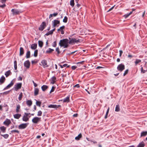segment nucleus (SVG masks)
<instances>
[{"label":"nucleus","mask_w":147,"mask_h":147,"mask_svg":"<svg viewBox=\"0 0 147 147\" xmlns=\"http://www.w3.org/2000/svg\"><path fill=\"white\" fill-rule=\"evenodd\" d=\"M39 90L37 88H35L34 90V95L36 96L38 94Z\"/></svg>","instance_id":"28"},{"label":"nucleus","mask_w":147,"mask_h":147,"mask_svg":"<svg viewBox=\"0 0 147 147\" xmlns=\"http://www.w3.org/2000/svg\"><path fill=\"white\" fill-rule=\"evenodd\" d=\"M38 50L37 49L36 50L34 53V56L36 57L37 56Z\"/></svg>","instance_id":"40"},{"label":"nucleus","mask_w":147,"mask_h":147,"mask_svg":"<svg viewBox=\"0 0 147 147\" xmlns=\"http://www.w3.org/2000/svg\"><path fill=\"white\" fill-rule=\"evenodd\" d=\"M11 11L13 15L19 14L20 13L22 12L20 11L15 9H12Z\"/></svg>","instance_id":"8"},{"label":"nucleus","mask_w":147,"mask_h":147,"mask_svg":"<svg viewBox=\"0 0 147 147\" xmlns=\"http://www.w3.org/2000/svg\"><path fill=\"white\" fill-rule=\"evenodd\" d=\"M77 68V66H73L71 67V69L73 70H75Z\"/></svg>","instance_id":"54"},{"label":"nucleus","mask_w":147,"mask_h":147,"mask_svg":"<svg viewBox=\"0 0 147 147\" xmlns=\"http://www.w3.org/2000/svg\"><path fill=\"white\" fill-rule=\"evenodd\" d=\"M70 4L72 7H73L74 5V0H71L70 2Z\"/></svg>","instance_id":"36"},{"label":"nucleus","mask_w":147,"mask_h":147,"mask_svg":"<svg viewBox=\"0 0 147 147\" xmlns=\"http://www.w3.org/2000/svg\"><path fill=\"white\" fill-rule=\"evenodd\" d=\"M6 1V0H1V2L2 3H4L5 1Z\"/></svg>","instance_id":"62"},{"label":"nucleus","mask_w":147,"mask_h":147,"mask_svg":"<svg viewBox=\"0 0 147 147\" xmlns=\"http://www.w3.org/2000/svg\"><path fill=\"white\" fill-rule=\"evenodd\" d=\"M129 16L130 15H129V14L128 13H127V14H125L124 16V17H125V18H126Z\"/></svg>","instance_id":"56"},{"label":"nucleus","mask_w":147,"mask_h":147,"mask_svg":"<svg viewBox=\"0 0 147 147\" xmlns=\"http://www.w3.org/2000/svg\"><path fill=\"white\" fill-rule=\"evenodd\" d=\"M109 112V108H108L107 111L106 115L105 116V118L106 119L107 117L108 114Z\"/></svg>","instance_id":"51"},{"label":"nucleus","mask_w":147,"mask_h":147,"mask_svg":"<svg viewBox=\"0 0 147 147\" xmlns=\"http://www.w3.org/2000/svg\"><path fill=\"white\" fill-rule=\"evenodd\" d=\"M141 61V60L140 59H136L135 61V65L136 66L139 63H140Z\"/></svg>","instance_id":"29"},{"label":"nucleus","mask_w":147,"mask_h":147,"mask_svg":"<svg viewBox=\"0 0 147 147\" xmlns=\"http://www.w3.org/2000/svg\"><path fill=\"white\" fill-rule=\"evenodd\" d=\"M120 106L119 105H117L116 106L115 111L116 112H118L120 111Z\"/></svg>","instance_id":"32"},{"label":"nucleus","mask_w":147,"mask_h":147,"mask_svg":"<svg viewBox=\"0 0 147 147\" xmlns=\"http://www.w3.org/2000/svg\"><path fill=\"white\" fill-rule=\"evenodd\" d=\"M20 105L18 104L17 105L16 108V112L18 113L20 111Z\"/></svg>","instance_id":"20"},{"label":"nucleus","mask_w":147,"mask_h":147,"mask_svg":"<svg viewBox=\"0 0 147 147\" xmlns=\"http://www.w3.org/2000/svg\"><path fill=\"white\" fill-rule=\"evenodd\" d=\"M82 135L81 134H80L77 136H76L75 138V139L76 140H79L80 139L82 138Z\"/></svg>","instance_id":"30"},{"label":"nucleus","mask_w":147,"mask_h":147,"mask_svg":"<svg viewBox=\"0 0 147 147\" xmlns=\"http://www.w3.org/2000/svg\"><path fill=\"white\" fill-rule=\"evenodd\" d=\"M1 136L3 137L5 139L7 138L9 136V135L7 134H1Z\"/></svg>","instance_id":"37"},{"label":"nucleus","mask_w":147,"mask_h":147,"mask_svg":"<svg viewBox=\"0 0 147 147\" xmlns=\"http://www.w3.org/2000/svg\"><path fill=\"white\" fill-rule=\"evenodd\" d=\"M63 67H69V65H67V64H65L63 65Z\"/></svg>","instance_id":"55"},{"label":"nucleus","mask_w":147,"mask_h":147,"mask_svg":"<svg viewBox=\"0 0 147 147\" xmlns=\"http://www.w3.org/2000/svg\"><path fill=\"white\" fill-rule=\"evenodd\" d=\"M145 146L144 143L143 141L140 143L137 146V147H144Z\"/></svg>","instance_id":"26"},{"label":"nucleus","mask_w":147,"mask_h":147,"mask_svg":"<svg viewBox=\"0 0 147 147\" xmlns=\"http://www.w3.org/2000/svg\"><path fill=\"white\" fill-rule=\"evenodd\" d=\"M69 96H68L64 98L63 100V102H69Z\"/></svg>","instance_id":"23"},{"label":"nucleus","mask_w":147,"mask_h":147,"mask_svg":"<svg viewBox=\"0 0 147 147\" xmlns=\"http://www.w3.org/2000/svg\"><path fill=\"white\" fill-rule=\"evenodd\" d=\"M14 67L15 69L16 70L17 69V61H15L14 62Z\"/></svg>","instance_id":"41"},{"label":"nucleus","mask_w":147,"mask_h":147,"mask_svg":"<svg viewBox=\"0 0 147 147\" xmlns=\"http://www.w3.org/2000/svg\"><path fill=\"white\" fill-rule=\"evenodd\" d=\"M53 34L51 30L49 31L48 32L46 33L45 35L46 36H48L49 35L52 34Z\"/></svg>","instance_id":"45"},{"label":"nucleus","mask_w":147,"mask_h":147,"mask_svg":"<svg viewBox=\"0 0 147 147\" xmlns=\"http://www.w3.org/2000/svg\"><path fill=\"white\" fill-rule=\"evenodd\" d=\"M23 95L22 93V92H20L19 95V96L18 97V99L20 101L22 100V97Z\"/></svg>","instance_id":"38"},{"label":"nucleus","mask_w":147,"mask_h":147,"mask_svg":"<svg viewBox=\"0 0 147 147\" xmlns=\"http://www.w3.org/2000/svg\"><path fill=\"white\" fill-rule=\"evenodd\" d=\"M42 115V112L41 111H39L37 114V116H41Z\"/></svg>","instance_id":"47"},{"label":"nucleus","mask_w":147,"mask_h":147,"mask_svg":"<svg viewBox=\"0 0 147 147\" xmlns=\"http://www.w3.org/2000/svg\"><path fill=\"white\" fill-rule=\"evenodd\" d=\"M123 52L122 50L119 51V56L121 57Z\"/></svg>","instance_id":"60"},{"label":"nucleus","mask_w":147,"mask_h":147,"mask_svg":"<svg viewBox=\"0 0 147 147\" xmlns=\"http://www.w3.org/2000/svg\"><path fill=\"white\" fill-rule=\"evenodd\" d=\"M52 14H53V16L54 17H55L56 16L58 15V13H55Z\"/></svg>","instance_id":"63"},{"label":"nucleus","mask_w":147,"mask_h":147,"mask_svg":"<svg viewBox=\"0 0 147 147\" xmlns=\"http://www.w3.org/2000/svg\"><path fill=\"white\" fill-rule=\"evenodd\" d=\"M68 18L67 16H65L64 17V19L63 20V22L64 23H66L67 21Z\"/></svg>","instance_id":"42"},{"label":"nucleus","mask_w":147,"mask_h":147,"mask_svg":"<svg viewBox=\"0 0 147 147\" xmlns=\"http://www.w3.org/2000/svg\"><path fill=\"white\" fill-rule=\"evenodd\" d=\"M10 91V90H9L7 91L4 92L3 93V94L7 95L9 93Z\"/></svg>","instance_id":"53"},{"label":"nucleus","mask_w":147,"mask_h":147,"mask_svg":"<svg viewBox=\"0 0 147 147\" xmlns=\"http://www.w3.org/2000/svg\"><path fill=\"white\" fill-rule=\"evenodd\" d=\"M37 47V44H32L31 45V48L32 49L35 50V49Z\"/></svg>","instance_id":"22"},{"label":"nucleus","mask_w":147,"mask_h":147,"mask_svg":"<svg viewBox=\"0 0 147 147\" xmlns=\"http://www.w3.org/2000/svg\"><path fill=\"white\" fill-rule=\"evenodd\" d=\"M21 115L19 114H16L13 115V117L14 118L18 119L21 116Z\"/></svg>","instance_id":"18"},{"label":"nucleus","mask_w":147,"mask_h":147,"mask_svg":"<svg viewBox=\"0 0 147 147\" xmlns=\"http://www.w3.org/2000/svg\"><path fill=\"white\" fill-rule=\"evenodd\" d=\"M55 87L53 86L52 87V88L50 92V93H51V92H53L54 91V90L55 89Z\"/></svg>","instance_id":"49"},{"label":"nucleus","mask_w":147,"mask_h":147,"mask_svg":"<svg viewBox=\"0 0 147 147\" xmlns=\"http://www.w3.org/2000/svg\"><path fill=\"white\" fill-rule=\"evenodd\" d=\"M147 135V131H142L141 133L140 137L146 136Z\"/></svg>","instance_id":"24"},{"label":"nucleus","mask_w":147,"mask_h":147,"mask_svg":"<svg viewBox=\"0 0 147 147\" xmlns=\"http://www.w3.org/2000/svg\"><path fill=\"white\" fill-rule=\"evenodd\" d=\"M48 88V86L46 85H43L41 87V88L42 90L43 91H45Z\"/></svg>","instance_id":"25"},{"label":"nucleus","mask_w":147,"mask_h":147,"mask_svg":"<svg viewBox=\"0 0 147 147\" xmlns=\"http://www.w3.org/2000/svg\"><path fill=\"white\" fill-rule=\"evenodd\" d=\"M24 53V49L22 47H21L20 49L19 55L21 56Z\"/></svg>","instance_id":"16"},{"label":"nucleus","mask_w":147,"mask_h":147,"mask_svg":"<svg viewBox=\"0 0 147 147\" xmlns=\"http://www.w3.org/2000/svg\"><path fill=\"white\" fill-rule=\"evenodd\" d=\"M29 120V118L28 117H25V116H23L22 118V120L23 121L25 122Z\"/></svg>","instance_id":"31"},{"label":"nucleus","mask_w":147,"mask_h":147,"mask_svg":"<svg viewBox=\"0 0 147 147\" xmlns=\"http://www.w3.org/2000/svg\"><path fill=\"white\" fill-rule=\"evenodd\" d=\"M18 80H22V78L21 76H19L18 79Z\"/></svg>","instance_id":"64"},{"label":"nucleus","mask_w":147,"mask_h":147,"mask_svg":"<svg viewBox=\"0 0 147 147\" xmlns=\"http://www.w3.org/2000/svg\"><path fill=\"white\" fill-rule=\"evenodd\" d=\"M11 132L12 133H14V132H16L18 134L19 133V131L18 130H13L11 131Z\"/></svg>","instance_id":"48"},{"label":"nucleus","mask_w":147,"mask_h":147,"mask_svg":"<svg viewBox=\"0 0 147 147\" xmlns=\"http://www.w3.org/2000/svg\"><path fill=\"white\" fill-rule=\"evenodd\" d=\"M11 73L10 70H9L7 71L5 73V75L6 77H8L9 75L11 74Z\"/></svg>","instance_id":"21"},{"label":"nucleus","mask_w":147,"mask_h":147,"mask_svg":"<svg viewBox=\"0 0 147 147\" xmlns=\"http://www.w3.org/2000/svg\"><path fill=\"white\" fill-rule=\"evenodd\" d=\"M41 62L44 67H47L48 66L47 65V62L46 60H43Z\"/></svg>","instance_id":"14"},{"label":"nucleus","mask_w":147,"mask_h":147,"mask_svg":"<svg viewBox=\"0 0 147 147\" xmlns=\"http://www.w3.org/2000/svg\"><path fill=\"white\" fill-rule=\"evenodd\" d=\"M60 106V105L57 106L55 105H51L48 106V107L49 108H57Z\"/></svg>","instance_id":"17"},{"label":"nucleus","mask_w":147,"mask_h":147,"mask_svg":"<svg viewBox=\"0 0 147 147\" xmlns=\"http://www.w3.org/2000/svg\"><path fill=\"white\" fill-rule=\"evenodd\" d=\"M30 63L28 60L25 61L24 63V65L27 68H29L30 67Z\"/></svg>","instance_id":"11"},{"label":"nucleus","mask_w":147,"mask_h":147,"mask_svg":"<svg viewBox=\"0 0 147 147\" xmlns=\"http://www.w3.org/2000/svg\"><path fill=\"white\" fill-rule=\"evenodd\" d=\"M30 113H25L24 115V116H25V117H27L28 116L29 114H30Z\"/></svg>","instance_id":"57"},{"label":"nucleus","mask_w":147,"mask_h":147,"mask_svg":"<svg viewBox=\"0 0 147 147\" xmlns=\"http://www.w3.org/2000/svg\"><path fill=\"white\" fill-rule=\"evenodd\" d=\"M41 118L38 117H34L32 120V122L34 123L37 124L40 121Z\"/></svg>","instance_id":"5"},{"label":"nucleus","mask_w":147,"mask_h":147,"mask_svg":"<svg viewBox=\"0 0 147 147\" xmlns=\"http://www.w3.org/2000/svg\"><path fill=\"white\" fill-rule=\"evenodd\" d=\"M41 104V102L38 101L36 100V105L37 106H38L39 107H40Z\"/></svg>","instance_id":"39"},{"label":"nucleus","mask_w":147,"mask_h":147,"mask_svg":"<svg viewBox=\"0 0 147 147\" xmlns=\"http://www.w3.org/2000/svg\"><path fill=\"white\" fill-rule=\"evenodd\" d=\"M28 124V123H27L21 124L19 125L18 128L19 129H25L27 127Z\"/></svg>","instance_id":"10"},{"label":"nucleus","mask_w":147,"mask_h":147,"mask_svg":"<svg viewBox=\"0 0 147 147\" xmlns=\"http://www.w3.org/2000/svg\"><path fill=\"white\" fill-rule=\"evenodd\" d=\"M46 26V23L45 22H43L38 28L39 30L42 31Z\"/></svg>","instance_id":"7"},{"label":"nucleus","mask_w":147,"mask_h":147,"mask_svg":"<svg viewBox=\"0 0 147 147\" xmlns=\"http://www.w3.org/2000/svg\"><path fill=\"white\" fill-rule=\"evenodd\" d=\"M22 86L21 83H17L15 84L14 86V89L15 90L17 91L18 89H20Z\"/></svg>","instance_id":"3"},{"label":"nucleus","mask_w":147,"mask_h":147,"mask_svg":"<svg viewBox=\"0 0 147 147\" xmlns=\"http://www.w3.org/2000/svg\"><path fill=\"white\" fill-rule=\"evenodd\" d=\"M69 41L68 40L67 38L61 40L59 43V45L61 47H63L65 48H67L69 46Z\"/></svg>","instance_id":"1"},{"label":"nucleus","mask_w":147,"mask_h":147,"mask_svg":"<svg viewBox=\"0 0 147 147\" xmlns=\"http://www.w3.org/2000/svg\"><path fill=\"white\" fill-rule=\"evenodd\" d=\"M52 23L53 27H55L57 24H59L60 23V21L57 20H54L53 21H52Z\"/></svg>","instance_id":"13"},{"label":"nucleus","mask_w":147,"mask_h":147,"mask_svg":"<svg viewBox=\"0 0 147 147\" xmlns=\"http://www.w3.org/2000/svg\"><path fill=\"white\" fill-rule=\"evenodd\" d=\"M128 69H126L124 72L123 74V76H125L128 73Z\"/></svg>","instance_id":"52"},{"label":"nucleus","mask_w":147,"mask_h":147,"mask_svg":"<svg viewBox=\"0 0 147 147\" xmlns=\"http://www.w3.org/2000/svg\"><path fill=\"white\" fill-rule=\"evenodd\" d=\"M54 51V50L53 49L49 48L46 51V52L47 53H51Z\"/></svg>","instance_id":"33"},{"label":"nucleus","mask_w":147,"mask_h":147,"mask_svg":"<svg viewBox=\"0 0 147 147\" xmlns=\"http://www.w3.org/2000/svg\"><path fill=\"white\" fill-rule=\"evenodd\" d=\"M5 77L3 76L0 78V85H1L5 82Z\"/></svg>","instance_id":"15"},{"label":"nucleus","mask_w":147,"mask_h":147,"mask_svg":"<svg viewBox=\"0 0 147 147\" xmlns=\"http://www.w3.org/2000/svg\"><path fill=\"white\" fill-rule=\"evenodd\" d=\"M65 28V26H63L61 27H60L58 29L57 31H59V30L61 31V30H63Z\"/></svg>","instance_id":"44"},{"label":"nucleus","mask_w":147,"mask_h":147,"mask_svg":"<svg viewBox=\"0 0 147 147\" xmlns=\"http://www.w3.org/2000/svg\"><path fill=\"white\" fill-rule=\"evenodd\" d=\"M80 40L75 38H72L69 41V44H71L78 43L80 42Z\"/></svg>","instance_id":"4"},{"label":"nucleus","mask_w":147,"mask_h":147,"mask_svg":"<svg viewBox=\"0 0 147 147\" xmlns=\"http://www.w3.org/2000/svg\"><path fill=\"white\" fill-rule=\"evenodd\" d=\"M38 44L40 48H42L43 47V43L42 41L39 40L38 41Z\"/></svg>","instance_id":"27"},{"label":"nucleus","mask_w":147,"mask_h":147,"mask_svg":"<svg viewBox=\"0 0 147 147\" xmlns=\"http://www.w3.org/2000/svg\"><path fill=\"white\" fill-rule=\"evenodd\" d=\"M13 80L11 82L10 84H8L4 89L3 90H5L6 89H8L9 88H10L14 84V82H15V80Z\"/></svg>","instance_id":"6"},{"label":"nucleus","mask_w":147,"mask_h":147,"mask_svg":"<svg viewBox=\"0 0 147 147\" xmlns=\"http://www.w3.org/2000/svg\"><path fill=\"white\" fill-rule=\"evenodd\" d=\"M125 66L124 64H119L117 67V70L120 72L122 71L125 69Z\"/></svg>","instance_id":"2"},{"label":"nucleus","mask_w":147,"mask_h":147,"mask_svg":"<svg viewBox=\"0 0 147 147\" xmlns=\"http://www.w3.org/2000/svg\"><path fill=\"white\" fill-rule=\"evenodd\" d=\"M30 57V51H27L26 53V58H29Z\"/></svg>","instance_id":"35"},{"label":"nucleus","mask_w":147,"mask_h":147,"mask_svg":"<svg viewBox=\"0 0 147 147\" xmlns=\"http://www.w3.org/2000/svg\"><path fill=\"white\" fill-rule=\"evenodd\" d=\"M115 7V5L113 6L109 10L107 11V12H109V11H111L112 10L113 8H114Z\"/></svg>","instance_id":"61"},{"label":"nucleus","mask_w":147,"mask_h":147,"mask_svg":"<svg viewBox=\"0 0 147 147\" xmlns=\"http://www.w3.org/2000/svg\"><path fill=\"white\" fill-rule=\"evenodd\" d=\"M5 6L6 5L5 4H4L3 5H0V7L3 8L5 7Z\"/></svg>","instance_id":"58"},{"label":"nucleus","mask_w":147,"mask_h":147,"mask_svg":"<svg viewBox=\"0 0 147 147\" xmlns=\"http://www.w3.org/2000/svg\"><path fill=\"white\" fill-rule=\"evenodd\" d=\"M0 129L1 130L3 133H4L5 132L6 128L5 127L3 126L1 127H0Z\"/></svg>","instance_id":"34"},{"label":"nucleus","mask_w":147,"mask_h":147,"mask_svg":"<svg viewBox=\"0 0 147 147\" xmlns=\"http://www.w3.org/2000/svg\"><path fill=\"white\" fill-rule=\"evenodd\" d=\"M11 123V122L9 119H6L3 122V124L8 127L9 125Z\"/></svg>","instance_id":"9"},{"label":"nucleus","mask_w":147,"mask_h":147,"mask_svg":"<svg viewBox=\"0 0 147 147\" xmlns=\"http://www.w3.org/2000/svg\"><path fill=\"white\" fill-rule=\"evenodd\" d=\"M80 87V85L79 84H76L74 86V88L77 87V88H79Z\"/></svg>","instance_id":"59"},{"label":"nucleus","mask_w":147,"mask_h":147,"mask_svg":"<svg viewBox=\"0 0 147 147\" xmlns=\"http://www.w3.org/2000/svg\"><path fill=\"white\" fill-rule=\"evenodd\" d=\"M51 84H54L56 81V78L55 76H53L51 78L50 80Z\"/></svg>","instance_id":"12"},{"label":"nucleus","mask_w":147,"mask_h":147,"mask_svg":"<svg viewBox=\"0 0 147 147\" xmlns=\"http://www.w3.org/2000/svg\"><path fill=\"white\" fill-rule=\"evenodd\" d=\"M55 51L57 52V53L58 54H59L60 53L59 47H57L55 49Z\"/></svg>","instance_id":"50"},{"label":"nucleus","mask_w":147,"mask_h":147,"mask_svg":"<svg viewBox=\"0 0 147 147\" xmlns=\"http://www.w3.org/2000/svg\"><path fill=\"white\" fill-rule=\"evenodd\" d=\"M141 73L144 74L146 72V71H147V69L146 70H144L143 69V67H142L141 68Z\"/></svg>","instance_id":"43"},{"label":"nucleus","mask_w":147,"mask_h":147,"mask_svg":"<svg viewBox=\"0 0 147 147\" xmlns=\"http://www.w3.org/2000/svg\"><path fill=\"white\" fill-rule=\"evenodd\" d=\"M52 46L53 47H56L57 46V42L56 41H55L53 42V43L52 44Z\"/></svg>","instance_id":"46"},{"label":"nucleus","mask_w":147,"mask_h":147,"mask_svg":"<svg viewBox=\"0 0 147 147\" xmlns=\"http://www.w3.org/2000/svg\"><path fill=\"white\" fill-rule=\"evenodd\" d=\"M32 101L31 100H27L26 101V104L29 107L32 105Z\"/></svg>","instance_id":"19"}]
</instances>
